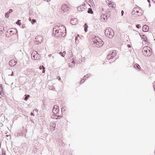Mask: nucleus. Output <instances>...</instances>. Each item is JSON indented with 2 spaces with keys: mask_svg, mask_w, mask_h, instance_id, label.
<instances>
[{
  "mask_svg": "<svg viewBox=\"0 0 155 155\" xmlns=\"http://www.w3.org/2000/svg\"><path fill=\"white\" fill-rule=\"evenodd\" d=\"M69 66L70 67H72L75 65V62L73 59L70 60L68 63Z\"/></svg>",
  "mask_w": 155,
  "mask_h": 155,
  "instance_id": "10",
  "label": "nucleus"
},
{
  "mask_svg": "<svg viewBox=\"0 0 155 155\" xmlns=\"http://www.w3.org/2000/svg\"><path fill=\"white\" fill-rule=\"evenodd\" d=\"M36 21L35 19H32V24H33Z\"/></svg>",
  "mask_w": 155,
  "mask_h": 155,
  "instance_id": "31",
  "label": "nucleus"
},
{
  "mask_svg": "<svg viewBox=\"0 0 155 155\" xmlns=\"http://www.w3.org/2000/svg\"><path fill=\"white\" fill-rule=\"evenodd\" d=\"M142 52L146 56H150L152 54V51L150 47L148 46H145L143 48Z\"/></svg>",
  "mask_w": 155,
  "mask_h": 155,
  "instance_id": "3",
  "label": "nucleus"
},
{
  "mask_svg": "<svg viewBox=\"0 0 155 155\" xmlns=\"http://www.w3.org/2000/svg\"><path fill=\"white\" fill-rule=\"evenodd\" d=\"M84 31L85 32H87V28H88V26L87 25V24L86 23H85L84 24Z\"/></svg>",
  "mask_w": 155,
  "mask_h": 155,
  "instance_id": "22",
  "label": "nucleus"
},
{
  "mask_svg": "<svg viewBox=\"0 0 155 155\" xmlns=\"http://www.w3.org/2000/svg\"><path fill=\"white\" fill-rule=\"evenodd\" d=\"M116 54L115 51H112L110 54L107 55V59L108 60H110L111 59L113 58L116 56Z\"/></svg>",
  "mask_w": 155,
  "mask_h": 155,
  "instance_id": "8",
  "label": "nucleus"
},
{
  "mask_svg": "<svg viewBox=\"0 0 155 155\" xmlns=\"http://www.w3.org/2000/svg\"><path fill=\"white\" fill-rule=\"evenodd\" d=\"M71 23L73 25H75L78 23V20L77 19L72 18L71 20Z\"/></svg>",
  "mask_w": 155,
  "mask_h": 155,
  "instance_id": "15",
  "label": "nucleus"
},
{
  "mask_svg": "<svg viewBox=\"0 0 155 155\" xmlns=\"http://www.w3.org/2000/svg\"><path fill=\"white\" fill-rule=\"evenodd\" d=\"M59 111V107L57 105H55L54 106L53 109V112L54 114H58Z\"/></svg>",
  "mask_w": 155,
  "mask_h": 155,
  "instance_id": "7",
  "label": "nucleus"
},
{
  "mask_svg": "<svg viewBox=\"0 0 155 155\" xmlns=\"http://www.w3.org/2000/svg\"><path fill=\"white\" fill-rule=\"evenodd\" d=\"M58 79L59 80H61V78H60V77H58Z\"/></svg>",
  "mask_w": 155,
  "mask_h": 155,
  "instance_id": "36",
  "label": "nucleus"
},
{
  "mask_svg": "<svg viewBox=\"0 0 155 155\" xmlns=\"http://www.w3.org/2000/svg\"><path fill=\"white\" fill-rule=\"evenodd\" d=\"M13 11V10L12 9H10L9 11L8 12L9 13H10Z\"/></svg>",
  "mask_w": 155,
  "mask_h": 155,
  "instance_id": "30",
  "label": "nucleus"
},
{
  "mask_svg": "<svg viewBox=\"0 0 155 155\" xmlns=\"http://www.w3.org/2000/svg\"><path fill=\"white\" fill-rule=\"evenodd\" d=\"M20 20H18V21L16 22V24L20 25H21V23L20 22Z\"/></svg>",
  "mask_w": 155,
  "mask_h": 155,
  "instance_id": "25",
  "label": "nucleus"
},
{
  "mask_svg": "<svg viewBox=\"0 0 155 155\" xmlns=\"http://www.w3.org/2000/svg\"><path fill=\"white\" fill-rule=\"evenodd\" d=\"M127 46L128 48H130L131 47V46L130 45H128Z\"/></svg>",
  "mask_w": 155,
  "mask_h": 155,
  "instance_id": "34",
  "label": "nucleus"
},
{
  "mask_svg": "<svg viewBox=\"0 0 155 155\" xmlns=\"http://www.w3.org/2000/svg\"><path fill=\"white\" fill-rule=\"evenodd\" d=\"M35 53H36L37 54H38L37 52L36 51H35L34 52H33L31 54V57L32 59L34 60H36L38 59L37 55H35Z\"/></svg>",
  "mask_w": 155,
  "mask_h": 155,
  "instance_id": "13",
  "label": "nucleus"
},
{
  "mask_svg": "<svg viewBox=\"0 0 155 155\" xmlns=\"http://www.w3.org/2000/svg\"><path fill=\"white\" fill-rule=\"evenodd\" d=\"M140 35L143 39V41H144L146 44L149 43V40L145 35L141 34Z\"/></svg>",
  "mask_w": 155,
  "mask_h": 155,
  "instance_id": "9",
  "label": "nucleus"
},
{
  "mask_svg": "<svg viewBox=\"0 0 155 155\" xmlns=\"http://www.w3.org/2000/svg\"><path fill=\"white\" fill-rule=\"evenodd\" d=\"M109 6L110 8H114L115 7L116 5L114 3H109Z\"/></svg>",
  "mask_w": 155,
  "mask_h": 155,
  "instance_id": "17",
  "label": "nucleus"
},
{
  "mask_svg": "<svg viewBox=\"0 0 155 155\" xmlns=\"http://www.w3.org/2000/svg\"><path fill=\"white\" fill-rule=\"evenodd\" d=\"M147 0V1L149 2H150V0Z\"/></svg>",
  "mask_w": 155,
  "mask_h": 155,
  "instance_id": "40",
  "label": "nucleus"
},
{
  "mask_svg": "<svg viewBox=\"0 0 155 155\" xmlns=\"http://www.w3.org/2000/svg\"><path fill=\"white\" fill-rule=\"evenodd\" d=\"M56 119H57L58 118H55Z\"/></svg>",
  "mask_w": 155,
  "mask_h": 155,
  "instance_id": "44",
  "label": "nucleus"
},
{
  "mask_svg": "<svg viewBox=\"0 0 155 155\" xmlns=\"http://www.w3.org/2000/svg\"><path fill=\"white\" fill-rule=\"evenodd\" d=\"M134 67L135 69H138L139 70L140 68L139 65L137 64H135L134 65Z\"/></svg>",
  "mask_w": 155,
  "mask_h": 155,
  "instance_id": "19",
  "label": "nucleus"
},
{
  "mask_svg": "<svg viewBox=\"0 0 155 155\" xmlns=\"http://www.w3.org/2000/svg\"><path fill=\"white\" fill-rule=\"evenodd\" d=\"M61 29L59 28L55 30L54 34L56 37H61L64 35V31L66 28L64 26H61Z\"/></svg>",
  "mask_w": 155,
  "mask_h": 155,
  "instance_id": "1",
  "label": "nucleus"
},
{
  "mask_svg": "<svg viewBox=\"0 0 155 155\" xmlns=\"http://www.w3.org/2000/svg\"><path fill=\"white\" fill-rule=\"evenodd\" d=\"M50 129L52 131L54 130L55 127V124L54 123H51L50 124Z\"/></svg>",
  "mask_w": 155,
  "mask_h": 155,
  "instance_id": "16",
  "label": "nucleus"
},
{
  "mask_svg": "<svg viewBox=\"0 0 155 155\" xmlns=\"http://www.w3.org/2000/svg\"><path fill=\"white\" fill-rule=\"evenodd\" d=\"M83 7V6H78L77 8V9L79 11H82V9H81V8H82Z\"/></svg>",
  "mask_w": 155,
  "mask_h": 155,
  "instance_id": "23",
  "label": "nucleus"
},
{
  "mask_svg": "<svg viewBox=\"0 0 155 155\" xmlns=\"http://www.w3.org/2000/svg\"><path fill=\"white\" fill-rule=\"evenodd\" d=\"M137 28H140V25L138 24L136 26Z\"/></svg>",
  "mask_w": 155,
  "mask_h": 155,
  "instance_id": "29",
  "label": "nucleus"
},
{
  "mask_svg": "<svg viewBox=\"0 0 155 155\" xmlns=\"http://www.w3.org/2000/svg\"><path fill=\"white\" fill-rule=\"evenodd\" d=\"M3 88L2 86V85H0V93H1L2 91Z\"/></svg>",
  "mask_w": 155,
  "mask_h": 155,
  "instance_id": "28",
  "label": "nucleus"
},
{
  "mask_svg": "<svg viewBox=\"0 0 155 155\" xmlns=\"http://www.w3.org/2000/svg\"><path fill=\"white\" fill-rule=\"evenodd\" d=\"M34 111H36V110H35L33 111V112H34Z\"/></svg>",
  "mask_w": 155,
  "mask_h": 155,
  "instance_id": "41",
  "label": "nucleus"
},
{
  "mask_svg": "<svg viewBox=\"0 0 155 155\" xmlns=\"http://www.w3.org/2000/svg\"><path fill=\"white\" fill-rule=\"evenodd\" d=\"M43 40V38L41 35H38L35 38V43L37 45H38L42 43Z\"/></svg>",
  "mask_w": 155,
  "mask_h": 155,
  "instance_id": "5",
  "label": "nucleus"
},
{
  "mask_svg": "<svg viewBox=\"0 0 155 155\" xmlns=\"http://www.w3.org/2000/svg\"><path fill=\"white\" fill-rule=\"evenodd\" d=\"M66 52L65 51H64L63 52H60L59 54H61L62 57H64L66 54Z\"/></svg>",
  "mask_w": 155,
  "mask_h": 155,
  "instance_id": "20",
  "label": "nucleus"
},
{
  "mask_svg": "<svg viewBox=\"0 0 155 155\" xmlns=\"http://www.w3.org/2000/svg\"><path fill=\"white\" fill-rule=\"evenodd\" d=\"M93 44L97 47L102 46L104 44L102 40L98 37H95L93 41Z\"/></svg>",
  "mask_w": 155,
  "mask_h": 155,
  "instance_id": "2",
  "label": "nucleus"
},
{
  "mask_svg": "<svg viewBox=\"0 0 155 155\" xmlns=\"http://www.w3.org/2000/svg\"><path fill=\"white\" fill-rule=\"evenodd\" d=\"M5 155V153L4 155Z\"/></svg>",
  "mask_w": 155,
  "mask_h": 155,
  "instance_id": "43",
  "label": "nucleus"
},
{
  "mask_svg": "<svg viewBox=\"0 0 155 155\" xmlns=\"http://www.w3.org/2000/svg\"><path fill=\"white\" fill-rule=\"evenodd\" d=\"M31 116H35V115L34 114H33V113L32 112H31Z\"/></svg>",
  "mask_w": 155,
  "mask_h": 155,
  "instance_id": "33",
  "label": "nucleus"
},
{
  "mask_svg": "<svg viewBox=\"0 0 155 155\" xmlns=\"http://www.w3.org/2000/svg\"><path fill=\"white\" fill-rule=\"evenodd\" d=\"M30 97L29 95H27L26 97L25 98L24 100L25 101H27L28 98Z\"/></svg>",
  "mask_w": 155,
  "mask_h": 155,
  "instance_id": "26",
  "label": "nucleus"
},
{
  "mask_svg": "<svg viewBox=\"0 0 155 155\" xmlns=\"http://www.w3.org/2000/svg\"><path fill=\"white\" fill-rule=\"evenodd\" d=\"M9 13H8V12H7L5 13V17L6 18H8L9 17Z\"/></svg>",
  "mask_w": 155,
  "mask_h": 155,
  "instance_id": "27",
  "label": "nucleus"
},
{
  "mask_svg": "<svg viewBox=\"0 0 155 155\" xmlns=\"http://www.w3.org/2000/svg\"><path fill=\"white\" fill-rule=\"evenodd\" d=\"M31 122H32V123H34V121L33 120H32V119H31Z\"/></svg>",
  "mask_w": 155,
  "mask_h": 155,
  "instance_id": "35",
  "label": "nucleus"
},
{
  "mask_svg": "<svg viewBox=\"0 0 155 155\" xmlns=\"http://www.w3.org/2000/svg\"><path fill=\"white\" fill-rule=\"evenodd\" d=\"M13 75V71H12V74H11V75H12H12Z\"/></svg>",
  "mask_w": 155,
  "mask_h": 155,
  "instance_id": "39",
  "label": "nucleus"
},
{
  "mask_svg": "<svg viewBox=\"0 0 155 155\" xmlns=\"http://www.w3.org/2000/svg\"><path fill=\"white\" fill-rule=\"evenodd\" d=\"M8 135H6V137H8Z\"/></svg>",
  "mask_w": 155,
  "mask_h": 155,
  "instance_id": "42",
  "label": "nucleus"
},
{
  "mask_svg": "<svg viewBox=\"0 0 155 155\" xmlns=\"http://www.w3.org/2000/svg\"><path fill=\"white\" fill-rule=\"evenodd\" d=\"M101 19L103 21H105L107 20L106 16L104 14H102L101 16Z\"/></svg>",
  "mask_w": 155,
  "mask_h": 155,
  "instance_id": "18",
  "label": "nucleus"
},
{
  "mask_svg": "<svg viewBox=\"0 0 155 155\" xmlns=\"http://www.w3.org/2000/svg\"><path fill=\"white\" fill-rule=\"evenodd\" d=\"M87 12L88 13H91V14H92L93 13V11H92V9L91 8H89L88 9V10Z\"/></svg>",
  "mask_w": 155,
  "mask_h": 155,
  "instance_id": "24",
  "label": "nucleus"
},
{
  "mask_svg": "<svg viewBox=\"0 0 155 155\" xmlns=\"http://www.w3.org/2000/svg\"><path fill=\"white\" fill-rule=\"evenodd\" d=\"M121 13V15L123 16V14L124 13V12L123 11V10L122 11Z\"/></svg>",
  "mask_w": 155,
  "mask_h": 155,
  "instance_id": "32",
  "label": "nucleus"
},
{
  "mask_svg": "<svg viewBox=\"0 0 155 155\" xmlns=\"http://www.w3.org/2000/svg\"><path fill=\"white\" fill-rule=\"evenodd\" d=\"M61 9L64 12H66L69 9V7L67 5L64 4L62 6Z\"/></svg>",
  "mask_w": 155,
  "mask_h": 155,
  "instance_id": "12",
  "label": "nucleus"
},
{
  "mask_svg": "<svg viewBox=\"0 0 155 155\" xmlns=\"http://www.w3.org/2000/svg\"><path fill=\"white\" fill-rule=\"evenodd\" d=\"M78 39V38L77 37H76L75 38V40L76 41Z\"/></svg>",
  "mask_w": 155,
  "mask_h": 155,
  "instance_id": "37",
  "label": "nucleus"
},
{
  "mask_svg": "<svg viewBox=\"0 0 155 155\" xmlns=\"http://www.w3.org/2000/svg\"><path fill=\"white\" fill-rule=\"evenodd\" d=\"M105 34L106 36L110 38L114 36V32L111 29L107 28L105 30Z\"/></svg>",
  "mask_w": 155,
  "mask_h": 155,
  "instance_id": "4",
  "label": "nucleus"
},
{
  "mask_svg": "<svg viewBox=\"0 0 155 155\" xmlns=\"http://www.w3.org/2000/svg\"><path fill=\"white\" fill-rule=\"evenodd\" d=\"M143 31L144 32H147L148 31L149 28L148 26L146 25H144L142 27Z\"/></svg>",
  "mask_w": 155,
  "mask_h": 155,
  "instance_id": "14",
  "label": "nucleus"
},
{
  "mask_svg": "<svg viewBox=\"0 0 155 155\" xmlns=\"http://www.w3.org/2000/svg\"><path fill=\"white\" fill-rule=\"evenodd\" d=\"M17 62L14 59L11 60L9 63V65L11 67H13L16 64Z\"/></svg>",
  "mask_w": 155,
  "mask_h": 155,
  "instance_id": "11",
  "label": "nucleus"
},
{
  "mask_svg": "<svg viewBox=\"0 0 155 155\" xmlns=\"http://www.w3.org/2000/svg\"><path fill=\"white\" fill-rule=\"evenodd\" d=\"M134 11L135 13L137 14L138 15H141L142 14L141 9L138 7H135L134 8Z\"/></svg>",
  "mask_w": 155,
  "mask_h": 155,
  "instance_id": "6",
  "label": "nucleus"
},
{
  "mask_svg": "<svg viewBox=\"0 0 155 155\" xmlns=\"http://www.w3.org/2000/svg\"><path fill=\"white\" fill-rule=\"evenodd\" d=\"M42 69H43L42 72L43 73H44L45 72V67L43 65L42 66H40V67H39V69L41 70L42 69Z\"/></svg>",
  "mask_w": 155,
  "mask_h": 155,
  "instance_id": "21",
  "label": "nucleus"
},
{
  "mask_svg": "<svg viewBox=\"0 0 155 155\" xmlns=\"http://www.w3.org/2000/svg\"><path fill=\"white\" fill-rule=\"evenodd\" d=\"M29 21H31V18H29Z\"/></svg>",
  "mask_w": 155,
  "mask_h": 155,
  "instance_id": "38",
  "label": "nucleus"
}]
</instances>
